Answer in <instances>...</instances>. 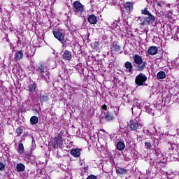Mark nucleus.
<instances>
[{
  "label": "nucleus",
  "instance_id": "1",
  "mask_svg": "<svg viewBox=\"0 0 179 179\" xmlns=\"http://www.w3.org/2000/svg\"><path fill=\"white\" fill-rule=\"evenodd\" d=\"M141 17H138L137 22H139L140 26H150V24H153L155 21L156 20V17L149 11V8L145 7L141 10Z\"/></svg>",
  "mask_w": 179,
  "mask_h": 179
},
{
  "label": "nucleus",
  "instance_id": "2",
  "mask_svg": "<svg viewBox=\"0 0 179 179\" xmlns=\"http://www.w3.org/2000/svg\"><path fill=\"white\" fill-rule=\"evenodd\" d=\"M36 71L43 79H50V71L47 70V65L45 62H41L36 66Z\"/></svg>",
  "mask_w": 179,
  "mask_h": 179
},
{
  "label": "nucleus",
  "instance_id": "3",
  "mask_svg": "<svg viewBox=\"0 0 179 179\" xmlns=\"http://www.w3.org/2000/svg\"><path fill=\"white\" fill-rule=\"evenodd\" d=\"M134 64L133 66L136 68V71L138 72L143 71V69L146 68V65L148 64L146 62H143V59H142V56L136 54L133 57Z\"/></svg>",
  "mask_w": 179,
  "mask_h": 179
},
{
  "label": "nucleus",
  "instance_id": "4",
  "mask_svg": "<svg viewBox=\"0 0 179 179\" xmlns=\"http://www.w3.org/2000/svg\"><path fill=\"white\" fill-rule=\"evenodd\" d=\"M127 127L129 128L130 131L134 132H141L142 129V124H141V120L139 117H136L135 119H131L127 123Z\"/></svg>",
  "mask_w": 179,
  "mask_h": 179
},
{
  "label": "nucleus",
  "instance_id": "5",
  "mask_svg": "<svg viewBox=\"0 0 179 179\" xmlns=\"http://www.w3.org/2000/svg\"><path fill=\"white\" fill-rule=\"evenodd\" d=\"M146 80H148L146 74L140 73L135 78V83L137 86H148V84H145Z\"/></svg>",
  "mask_w": 179,
  "mask_h": 179
},
{
  "label": "nucleus",
  "instance_id": "6",
  "mask_svg": "<svg viewBox=\"0 0 179 179\" xmlns=\"http://www.w3.org/2000/svg\"><path fill=\"white\" fill-rule=\"evenodd\" d=\"M73 10L77 15H80L85 10V6L80 1H75L73 3Z\"/></svg>",
  "mask_w": 179,
  "mask_h": 179
},
{
  "label": "nucleus",
  "instance_id": "7",
  "mask_svg": "<svg viewBox=\"0 0 179 179\" xmlns=\"http://www.w3.org/2000/svg\"><path fill=\"white\" fill-rule=\"evenodd\" d=\"M64 146V138H59L58 137H55L53 139V149H62Z\"/></svg>",
  "mask_w": 179,
  "mask_h": 179
},
{
  "label": "nucleus",
  "instance_id": "8",
  "mask_svg": "<svg viewBox=\"0 0 179 179\" xmlns=\"http://www.w3.org/2000/svg\"><path fill=\"white\" fill-rule=\"evenodd\" d=\"M54 37H55L57 38V40H58L59 41H60V43H64V41H65V35L64 34H62L61 31H59V29H54L52 31Z\"/></svg>",
  "mask_w": 179,
  "mask_h": 179
},
{
  "label": "nucleus",
  "instance_id": "9",
  "mask_svg": "<svg viewBox=\"0 0 179 179\" xmlns=\"http://www.w3.org/2000/svg\"><path fill=\"white\" fill-rule=\"evenodd\" d=\"M62 52V58L64 61H71V59H72V52L68 50H64Z\"/></svg>",
  "mask_w": 179,
  "mask_h": 179
},
{
  "label": "nucleus",
  "instance_id": "10",
  "mask_svg": "<svg viewBox=\"0 0 179 179\" xmlns=\"http://www.w3.org/2000/svg\"><path fill=\"white\" fill-rule=\"evenodd\" d=\"M39 99H40V103L41 104H44V103H47L48 100L50 99V97L48 96V94L47 93H43L41 92L39 95Z\"/></svg>",
  "mask_w": 179,
  "mask_h": 179
},
{
  "label": "nucleus",
  "instance_id": "11",
  "mask_svg": "<svg viewBox=\"0 0 179 179\" xmlns=\"http://www.w3.org/2000/svg\"><path fill=\"white\" fill-rule=\"evenodd\" d=\"M104 119L106 122H111L114 120V115H113V113L110 111H107L106 113H104Z\"/></svg>",
  "mask_w": 179,
  "mask_h": 179
},
{
  "label": "nucleus",
  "instance_id": "12",
  "mask_svg": "<svg viewBox=\"0 0 179 179\" xmlns=\"http://www.w3.org/2000/svg\"><path fill=\"white\" fill-rule=\"evenodd\" d=\"M80 152H82V149L73 148L71 150L70 153L73 157H80Z\"/></svg>",
  "mask_w": 179,
  "mask_h": 179
},
{
  "label": "nucleus",
  "instance_id": "13",
  "mask_svg": "<svg viewBox=\"0 0 179 179\" xmlns=\"http://www.w3.org/2000/svg\"><path fill=\"white\" fill-rule=\"evenodd\" d=\"M24 55L23 54V51L22 50L16 51L14 55L15 61H20L21 59H23Z\"/></svg>",
  "mask_w": 179,
  "mask_h": 179
},
{
  "label": "nucleus",
  "instance_id": "14",
  "mask_svg": "<svg viewBox=\"0 0 179 179\" xmlns=\"http://www.w3.org/2000/svg\"><path fill=\"white\" fill-rule=\"evenodd\" d=\"M159 51V49L156 46H150L148 50V55H156Z\"/></svg>",
  "mask_w": 179,
  "mask_h": 179
},
{
  "label": "nucleus",
  "instance_id": "15",
  "mask_svg": "<svg viewBox=\"0 0 179 179\" xmlns=\"http://www.w3.org/2000/svg\"><path fill=\"white\" fill-rule=\"evenodd\" d=\"M87 21L90 24H96L97 23V17L94 14H92L88 16Z\"/></svg>",
  "mask_w": 179,
  "mask_h": 179
},
{
  "label": "nucleus",
  "instance_id": "16",
  "mask_svg": "<svg viewBox=\"0 0 179 179\" xmlns=\"http://www.w3.org/2000/svg\"><path fill=\"white\" fill-rule=\"evenodd\" d=\"M120 50L121 47L120 46V45H118V42H113L111 51H114V52H120Z\"/></svg>",
  "mask_w": 179,
  "mask_h": 179
},
{
  "label": "nucleus",
  "instance_id": "17",
  "mask_svg": "<svg viewBox=\"0 0 179 179\" xmlns=\"http://www.w3.org/2000/svg\"><path fill=\"white\" fill-rule=\"evenodd\" d=\"M27 89H28V92H29V93H33V92H36V90L37 89V84H36V83H32L29 84V85L27 86Z\"/></svg>",
  "mask_w": 179,
  "mask_h": 179
},
{
  "label": "nucleus",
  "instance_id": "18",
  "mask_svg": "<svg viewBox=\"0 0 179 179\" xmlns=\"http://www.w3.org/2000/svg\"><path fill=\"white\" fill-rule=\"evenodd\" d=\"M124 8L128 12H131V10H134V3L131 1H127L124 3Z\"/></svg>",
  "mask_w": 179,
  "mask_h": 179
},
{
  "label": "nucleus",
  "instance_id": "19",
  "mask_svg": "<svg viewBox=\"0 0 179 179\" xmlns=\"http://www.w3.org/2000/svg\"><path fill=\"white\" fill-rule=\"evenodd\" d=\"M127 173H128V171L124 168L117 167V169H116V174L119 176H124Z\"/></svg>",
  "mask_w": 179,
  "mask_h": 179
},
{
  "label": "nucleus",
  "instance_id": "20",
  "mask_svg": "<svg viewBox=\"0 0 179 179\" xmlns=\"http://www.w3.org/2000/svg\"><path fill=\"white\" fill-rule=\"evenodd\" d=\"M157 79L161 80L162 79H166V73L163 71H160L157 73Z\"/></svg>",
  "mask_w": 179,
  "mask_h": 179
},
{
  "label": "nucleus",
  "instance_id": "21",
  "mask_svg": "<svg viewBox=\"0 0 179 179\" xmlns=\"http://www.w3.org/2000/svg\"><path fill=\"white\" fill-rule=\"evenodd\" d=\"M124 66L126 69H128L129 72L131 73L132 69L134 68V65H132V63L131 62H126L124 63Z\"/></svg>",
  "mask_w": 179,
  "mask_h": 179
},
{
  "label": "nucleus",
  "instance_id": "22",
  "mask_svg": "<svg viewBox=\"0 0 179 179\" xmlns=\"http://www.w3.org/2000/svg\"><path fill=\"white\" fill-rule=\"evenodd\" d=\"M116 148L117 150H124V149H125V143L122 141H119L117 143Z\"/></svg>",
  "mask_w": 179,
  "mask_h": 179
},
{
  "label": "nucleus",
  "instance_id": "23",
  "mask_svg": "<svg viewBox=\"0 0 179 179\" xmlns=\"http://www.w3.org/2000/svg\"><path fill=\"white\" fill-rule=\"evenodd\" d=\"M16 169H17V171H20V172L24 171V170H26V166H24V164L22 163L17 164L16 166Z\"/></svg>",
  "mask_w": 179,
  "mask_h": 179
},
{
  "label": "nucleus",
  "instance_id": "24",
  "mask_svg": "<svg viewBox=\"0 0 179 179\" xmlns=\"http://www.w3.org/2000/svg\"><path fill=\"white\" fill-rule=\"evenodd\" d=\"M30 123L32 125H36V124H38V117H37V116L31 117Z\"/></svg>",
  "mask_w": 179,
  "mask_h": 179
},
{
  "label": "nucleus",
  "instance_id": "25",
  "mask_svg": "<svg viewBox=\"0 0 179 179\" xmlns=\"http://www.w3.org/2000/svg\"><path fill=\"white\" fill-rule=\"evenodd\" d=\"M24 152V146L23 145V143H20L18 145V152L22 155Z\"/></svg>",
  "mask_w": 179,
  "mask_h": 179
},
{
  "label": "nucleus",
  "instance_id": "26",
  "mask_svg": "<svg viewBox=\"0 0 179 179\" xmlns=\"http://www.w3.org/2000/svg\"><path fill=\"white\" fill-rule=\"evenodd\" d=\"M156 3H157V6H158V8H163V6H164V2L162 0H156Z\"/></svg>",
  "mask_w": 179,
  "mask_h": 179
},
{
  "label": "nucleus",
  "instance_id": "27",
  "mask_svg": "<svg viewBox=\"0 0 179 179\" xmlns=\"http://www.w3.org/2000/svg\"><path fill=\"white\" fill-rule=\"evenodd\" d=\"M89 171V166H85L81 169L80 176H85Z\"/></svg>",
  "mask_w": 179,
  "mask_h": 179
},
{
  "label": "nucleus",
  "instance_id": "28",
  "mask_svg": "<svg viewBox=\"0 0 179 179\" xmlns=\"http://www.w3.org/2000/svg\"><path fill=\"white\" fill-rule=\"evenodd\" d=\"M144 145L148 150H150V149L152 148V143H150V142L149 141L145 142Z\"/></svg>",
  "mask_w": 179,
  "mask_h": 179
},
{
  "label": "nucleus",
  "instance_id": "29",
  "mask_svg": "<svg viewBox=\"0 0 179 179\" xmlns=\"http://www.w3.org/2000/svg\"><path fill=\"white\" fill-rule=\"evenodd\" d=\"M16 134H17V136H20V135H22V134H23V129L22 127L17 128Z\"/></svg>",
  "mask_w": 179,
  "mask_h": 179
},
{
  "label": "nucleus",
  "instance_id": "30",
  "mask_svg": "<svg viewBox=\"0 0 179 179\" xmlns=\"http://www.w3.org/2000/svg\"><path fill=\"white\" fill-rule=\"evenodd\" d=\"M64 134H65V131L61 130L60 132L57 134V136H56V138H59V139H64L62 136H64Z\"/></svg>",
  "mask_w": 179,
  "mask_h": 179
},
{
  "label": "nucleus",
  "instance_id": "31",
  "mask_svg": "<svg viewBox=\"0 0 179 179\" xmlns=\"http://www.w3.org/2000/svg\"><path fill=\"white\" fill-rule=\"evenodd\" d=\"M86 179H97V177L96 176V175L90 174L87 177Z\"/></svg>",
  "mask_w": 179,
  "mask_h": 179
},
{
  "label": "nucleus",
  "instance_id": "32",
  "mask_svg": "<svg viewBox=\"0 0 179 179\" xmlns=\"http://www.w3.org/2000/svg\"><path fill=\"white\" fill-rule=\"evenodd\" d=\"M5 167L6 165L3 163L0 162V171H3V170H5Z\"/></svg>",
  "mask_w": 179,
  "mask_h": 179
},
{
  "label": "nucleus",
  "instance_id": "33",
  "mask_svg": "<svg viewBox=\"0 0 179 179\" xmlns=\"http://www.w3.org/2000/svg\"><path fill=\"white\" fill-rule=\"evenodd\" d=\"M99 45H100L99 41L94 43V46L95 47V48H97L99 47Z\"/></svg>",
  "mask_w": 179,
  "mask_h": 179
},
{
  "label": "nucleus",
  "instance_id": "34",
  "mask_svg": "<svg viewBox=\"0 0 179 179\" xmlns=\"http://www.w3.org/2000/svg\"><path fill=\"white\" fill-rule=\"evenodd\" d=\"M31 157V154H25V159H28V160Z\"/></svg>",
  "mask_w": 179,
  "mask_h": 179
},
{
  "label": "nucleus",
  "instance_id": "35",
  "mask_svg": "<svg viewBox=\"0 0 179 179\" xmlns=\"http://www.w3.org/2000/svg\"><path fill=\"white\" fill-rule=\"evenodd\" d=\"M102 110L107 111V105L104 104L101 106Z\"/></svg>",
  "mask_w": 179,
  "mask_h": 179
},
{
  "label": "nucleus",
  "instance_id": "36",
  "mask_svg": "<svg viewBox=\"0 0 179 179\" xmlns=\"http://www.w3.org/2000/svg\"><path fill=\"white\" fill-rule=\"evenodd\" d=\"M165 17H166L167 19H170V17H171V15H170V13H166L165 14Z\"/></svg>",
  "mask_w": 179,
  "mask_h": 179
},
{
  "label": "nucleus",
  "instance_id": "37",
  "mask_svg": "<svg viewBox=\"0 0 179 179\" xmlns=\"http://www.w3.org/2000/svg\"><path fill=\"white\" fill-rule=\"evenodd\" d=\"M102 38H103V40H107V37H106V36H103Z\"/></svg>",
  "mask_w": 179,
  "mask_h": 179
},
{
  "label": "nucleus",
  "instance_id": "38",
  "mask_svg": "<svg viewBox=\"0 0 179 179\" xmlns=\"http://www.w3.org/2000/svg\"><path fill=\"white\" fill-rule=\"evenodd\" d=\"M78 66H82V63L78 64Z\"/></svg>",
  "mask_w": 179,
  "mask_h": 179
}]
</instances>
